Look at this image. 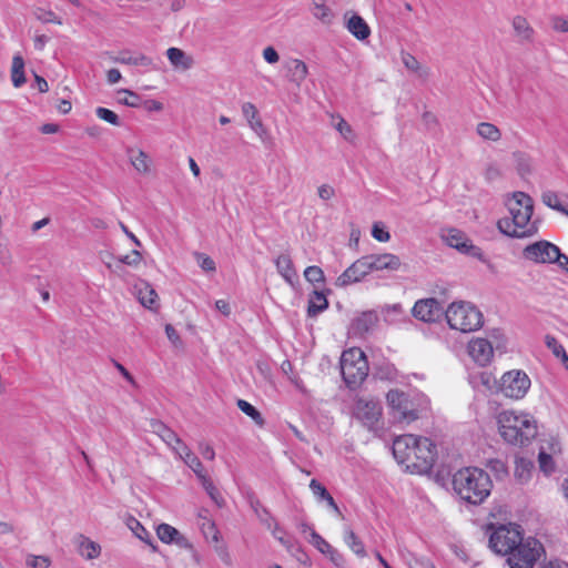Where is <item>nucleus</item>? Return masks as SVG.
<instances>
[{"mask_svg":"<svg viewBox=\"0 0 568 568\" xmlns=\"http://www.w3.org/2000/svg\"><path fill=\"white\" fill-rule=\"evenodd\" d=\"M544 547L532 537L523 538L514 550L507 552V564L510 568H532L541 556Z\"/></svg>","mask_w":568,"mask_h":568,"instance_id":"8","label":"nucleus"},{"mask_svg":"<svg viewBox=\"0 0 568 568\" xmlns=\"http://www.w3.org/2000/svg\"><path fill=\"white\" fill-rule=\"evenodd\" d=\"M129 528L132 530V532L142 541L150 545L153 550H155V546L152 544V535L149 532L140 521H138L135 518H130L128 521Z\"/></svg>","mask_w":568,"mask_h":568,"instance_id":"36","label":"nucleus"},{"mask_svg":"<svg viewBox=\"0 0 568 568\" xmlns=\"http://www.w3.org/2000/svg\"><path fill=\"white\" fill-rule=\"evenodd\" d=\"M513 28L516 32V36L523 41H530L532 39L534 30L524 17H515L513 19Z\"/></svg>","mask_w":568,"mask_h":568,"instance_id":"33","label":"nucleus"},{"mask_svg":"<svg viewBox=\"0 0 568 568\" xmlns=\"http://www.w3.org/2000/svg\"><path fill=\"white\" fill-rule=\"evenodd\" d=\"M344 541L349 549L358 557H365L366 551L363 542L358 539L355 532L351 528L344 530Z\"/></svg>","mask_w":568,"mask_h":568,"instance_id":"35","label":"nucleus"},{"mask_svg":"<svg viewBox=\"0 0 568 568\" xmlns=\"http://www.w3.org/2000/svg\"><path fill=\"white\" fill-rule=\"evenodd\" d=\"M454 491L459 497H488L493 488L489 475L477 467L457 470L452 478Z\"/></svg>","mask_w":568,"mask_h":568,"instance_id":"4","label":"nucleus"},{"mask_svg":"<svg viewBox=\"0 0 568 568\" xmlns=\"http://www.w3.org/2000/svg\"><path fill=\"white\" fill-rule=\"evenodd\" d=\"M263 58L270 64H275L280 61V55L273 47H266L263 49Z\"/></svg>","mask_w":568,"mask_h":568,"instance_id":"56","label":"nucleus"},{"mask_svg":"<svg viewBox=\"0 0 568 568\" xmlns=\"http://www.w3.org/2000/svg\"><path fill=\"white\" fill-rule=\"evenodd\" d=\"M541 202L546 206H548V207H550V209H552V210H555L557 212H560V213L565 214L566 216H568V207L562 205V203L560 201V197H559V195L556 192L550 191V190H547V191L542 192V194H541Z\"/></svg>","mask_w":568,"mask_h":568,"instance_id":"34","label":"nucleus"},{"mask_svg":"<svg viewBox=\"0 0 568 568\" xmlns=\"http://www.w3.org/2000/svg\"><path fill=\"white\" fill-rule=\"evenodd\" d=\"M545 343L546 346L552 352V354L556 357L560 358L568 368V355L562 345L557 341V338L551 335H546Z\"/></svg>","mask_w":568,"mask_h":568,"instance_id":"38","label":"nucleus"},{"mask_svg":"<svg viewBox=\"0 0 568 568\" xmlns=\"http://www.w3.org/2000/svg\"><path fill=\"white\" fill-rule=\"evenodd\" d=\"M311 11L315 19L326 26L331 24L335 17L332 9L326 6L325 0H312Z\"/></svg>","mask_w":568,"mask_h":568,"instance_id":"27","label":"nucleus"},{"mask_svg":"<svg viewBox=\"0 0 568 568\" xmlns=\"http://www.w3.org/2000/svg\"><path fill=\"white\" fill-rule=\"evenodd\" d=\"M95 113H97L98 118H100L101 120H103L112 125H115V126L121 125L118 114L106 108L99 106L95 110Z\"/></svg>","mask_w":568,"mask_h":568,"instance_id":"45","label":"nucleus"},{"mask_svg":"<svg viewBox=\"0 0 568 568\" xmlns=\"http://www.w3.org/2000/svg\"><path fill=\"white\" fill-rule=\"evenodd\" d=\"M346 28L358 40H365L371 34V29L368 24L362 17L357 14H353L348 19Z\"/></svg>","mask_w":568,"mask_h":568,"instance_id":"25","label":"nucleus"},{"mask_svg":"<svg viewBox=\"0 0 568 568\" xmlns=\"http://www.w3.org/2000/svg\"><path fill=\"white\" fill-rule=\"evenodd\" d=\"M252 508L256 513L260 520L268 528H272V525L274 523L273 517L268 514V511L264 508H261L260 501L256 500L255 503H252Z\"/></svg>","mask_w":568,"mask_h":568,"instance_id":"47","label":"nucleus"},{"mask_svg":"<svg viewBox=\"0 0 568 568\" xmlns=\"http://www.w3.org/2000/svg\"><path fill=\"white\" fill-rule=\"evenodd\" d=\"M328 307V302L326 296L318 292L314 291L308 300L307 313L310 316L314 317L321 312L325 311Z\"/></svg>","mask_w":568,"mask_h":568,"instance_id":"31","label":"nucleus"},{"mask_svg":"<svg viewBox=\"0 0 568 568\" xmlns=\"http://www.w3.org/2000/svg\"><path fill=\"white\" fill-rule=\"evenodd\" d=\"M369 273H372L371 264L367 255L359 257L353 262L337 278L335 285L337 287H346L352 284L362 282Z\"/></svg>","mask_w":568,"mask_h":568,"instance_id":"13","label":"nucleus"},{"mask_svg":"<svg viewBox=\"0 0 568 568\" xmlns=\"http://www.w3.org/2000/svg\"><path fill=\"white\" fill-rule=\"evenodd\" d=\"M275 265L277 272L285 280V282L290 285H293L297 275L291 256L288 254H280L275 258Z\"/></svg>","mask_w":568,"mask_h":568,"instance_id":"21","label":"nucleus"},{"mask_svg":"<svg viewBox=\"0 0 568 568\" xmlns=\"http://www.w3.org/2000/svg\"><path fill=\"white\" fill-rule=\"evenodd\" d=\"M523 256L535 263H555L560 261V250L548 241H538L527 245L523 251Z\"/></svg>","mask_w":568,"mask_h":568,"instance_id":"12","label":"nucleus"},{"mask_svg":"<svg viewBox=\"0 0 568 568\" xmlns=\"http://www.w3.org/2000/svg\"><path fill=\"white\" fill-rule=\"evenodd\" d=\"M51 564L49 557L45 556H28L26 565L28 568H48Z\"/></svg>","mask_w":568,"mask_h":568,"instance_id":"48","label":"nucleus"},{"mask_svg":"<svg viewBox=\"0 0 568 568\" xmlns=\"http://www.w3.org/2000/svg\"><path fill=\"white\" fill-rule=\"evenodd\" d=\"M444 314V308L436 298L419 300L413 307V315L423 322H436Z\"/></svg>","mask_w":568,"mask_h":568,"instance_id":"15","label":"nucleus"},{"mask_svg":"<svg viewBox=\"0 0 568 568\" xmlns=\"http://www.w3.org/2000/svg\"><path fill=\"white\" fill-rule=\"evenodd\" d=\"M538 462L540 469L545 474H550L554 470V460L549 454L540 452L538 456Z\"/></svg>","mask_w":568,"mask_h":568,"instance_id":"52","label":"nucleus"},{"mask_svg":"<svg viewBox=\"0 0 568 568\" xmlns=\"http://www.w3.org/2000/svg\"><path fill=\"white\" fill-rule=\"evenodd\" d=\"M136 288V296L141 304L148 308H152L158 298L156 292L151 287V285L146 282H141Z\"/></svg>","mask_w":568,"mask_h":568,"instance_id":"28","label":"nucleus"},{"mask_svg":"<svg viewBox=\"0 0 568 568\" xmlns=\"http://www.w3.org/2000/svg\"><path fill=\"white\" fill-rule=\"evenodd\" d=\"M532 468H534V465L530 460L525 459V458H517L516 467H515V476L518 479H520L521 481L527 480Z\"/></svg>","mask_w":568,"mask_h":568,"instance_id":"41","label":"nucleus"},{"mask_svg":"<svg viewBox=\"0 0 568 568\" xmlns=\"http://www.w3.org/2000/svg\"><path fill=\"white\" fill-rule=\"evenodd\" d=\"M171 449L180 459L191 450L181 438L171 447Z\"/></svg>","mask_w":568,"mask_h":568,"instance_id":"62","label":"nucleus"},{"mask_svg":"<svg viewBox=\"0 0 568 568\" xmlns=\"http://www.w3.org/2000/svg\"><path fill=\"white\" fill-rule=\"evenodd\" d=\"M288 81L296 88H301L302 83L308 75L306 63L300 59H290L285 62Z\"/></svg>","mask_w":568,"mask_h":568,"instance_id":"18","label":"nucleus"},{"mask_svg":"<svg viewBox=\"0 0 568 568\" xmlns=\"http://www.w3.org/2000/svg\"><path fill=\"white\" fill-rule=\"evenodd\" d=\"M387 403L394 419L409 424L419 418L427 408V403L419 396H410L402 390L392 389L387 393Z\"/></svg>","mask_w":568,"mask_h":568,"instance_id":"5","label":"nucleus"},{"mask_svg":"<svg viewBox=\"0 0 568 568\" xmlns=\"http://www.w3.org/2000/svg\"><path fill=\"white\" fill-rule=\"evenodd\" d=\"M443 240L449 245L462 253L470 254L471 256H479L480 248L471 244L467 235L457 229H447L443 232Z\"/></svg>","mask_w":568,"mask_h":568,"instance_id":"14","label":"nucleus"},{"mask_svg":"<svg viewBox=\"0 0 568 568\" xmlns=\"http://www.w3.org/2000/svg\"><path fill=\"white\" fill-rule=\"evenodd\" d=\"M310 488H311V490H312L314 496H317V497H331L328 495L326 488L321 483H318L315 479L311 480Z\"/></svg>","mask_w":568,"mask_h":568,"instance_id":"58","label":"nucleus"},{"mask_svg":"<svg viewBox=\"0 0 568 568\" xmlns=\"http://www.w3.org/2000/svg\"><path fill=\"white\" fill-rule=\"evenodd\" d=\"M243 115L246 118L250 128L260 136L265 133V128L258 118V112L255 105L251 102H245L242 105Z\"/></svg>","mask_w":568,"mask_h":568,"instance_id":"24","label":"nucleus"},{"mask_svg":"<svg viewBox=\"0 0 568 568\" xmlns=\"http://www.w3.org/2000/svg\"><path fill=\"white\" fill-rule=\"evenodd\" d=\"M326 555L328 556L329 560L338 568H342L345 564L344 556L336 550L335 548H331V551H327Z\"/></svg>","mask_w":568,"mask_h":568,"instance_id":"57","label":"nucleus"},{"mask_svg":"<svg viewBox=\"0 0 568 568\" xmlns=\"http://www.w3.org/2000/svg\"><path fill=\"white\" fill-rule=\"evenodd\" d=\"M203 519L204 520L201 524V530L205 539L215 544L220 542L221 535L215 524L212 520L207 519L206 517H204Z\"/></svg>","mask_w":568,"mask_h":568,"instance_id":"39","label":"nucleus"},{"mask_svg":"<svg viewBox=\"0 0 568 568\" xmlns=\"http://www.w3.org/2000/svg\"><path fill=\"white\" fill-rule=\"evenodd\" d=\"M368 362L365 353L358 348L353 347L343 352L341 356V372L344 382L348 387H356L368 375Z\"/></svg>","mask_w":568,"mask_h":568,"instance_id":"7","label":"nucleus"},{"mask_svg":"<svg viewBox=\"0 0 568 568\" xmlns=\"http://www.w3.org/2000/svg\"><path fill=\"white\" fill-rule=\"evenodd\" d=\"M204 487L206 494L210 497H215L217 494L216 488L214 487L213 483L210 480V478L206 476V474H203L202 476L197 477Z\"/></svg>","mask_w":568,"mask_h":568,"instance_id":"59","label":"nucleus"},{"mask_svg":"<svg viewBox=\"0 0 568 568\" xmlns=\"http://www.w3.org/2000/svg\"><path fill=\"white\" fill-rule=\"evenodd\" d=\"M304 277L306 281L311 283H321L324 282L325 280L324 272L318 266L306 267V270L304 271Z\"/></svg>","mask_w":568,"mask_h":568,"instance_id":"46","label":"nucleus"},{"mask_svg":"<svg viewBox=\"0 0 568 568\" xmlns=\"http://www.w3.org/2000/svg\"><path fill=\"white\" fill-rule=\"evenodd\" d=\"M372 236L378 242H388L390 240V234L381 223H375L372 229Z\"/></svg>","mask_w":568,"mask_h":568,"instance_id":"53","label":"nucleus"},{"mask_svg":"<svg viewBox=\"0 0 568 568\" xmlns=\"http://www.w3.org/2000/svg\"><path fill=\"white\" fill-rule=\"evenodd\" d=\"M469 356L480 366L488 365L494 356V349L489 341L474 338L468 343Z\"/></svg>","mask_w":568,"mask_h":568,"instance_id":"17","label":"nucleus"},{"mask_svg":"<svg viewBox=\"0 0 568 568\" xmlns=\"http://www.w3.org/2000/svg\"><path fill=\"white\" fill-rule=\"evenodd\" d=\"M354 416L369 430H374L382 418V406L372 398H358L354 405Z\"/></svg>","mask_w":568,"mask_h":568,"instance_id":"11","label":"nucleus"},{"mask_svg":"<svg viewBox=\"0 0 568 568\" xmlns=\"http://www.w3.org/2000/svg\"><path fill=\"white\" fill-rule=\"evenodd\" d=\"M376 316L373 313H364L355 321L358 331L367 332L376 322Z\"/></svg>","mask_w":568,"mask_h":568,"instance_id":"43","label":"nucleus"},{"mask_svg":"<svg viewBox=\"0 0 568 568\" xmlns=\"http://www.w3.org/2000/svg\"><path fill=\"white\" fill-rule=\"evenodd\" d=\"M530 388V378L523 371L505 373L499 383L500 392L509 398L520 399Z\"/></svg>","mask_w":568,"mask_h":568,"instance_id":"10","label":"nucleus"},{"mask_svg":"<svg viewBox=\"0 0 568 568\" xmlns=\"http://www.w3.org/2000/svg\"><path fill=\"white\" fill-rule=\"evenodd\" d=\"M372 272H397L403 263L399 256L393 253H379L367 255Z\"/></svg>","mask_w":568,"mask_h":568,"instance_id":"16","label":"nucleus"},{"mask_svg":"<svg viewBox=\"0 0 568 568\" xmlns=\"http://www.w3.org/2000/svg\"><path fill=\"white\" fill-rule=\"evenodd\" d=\"M36 17L38 20L44 22V23H49V22H52V23H57V24H61L62 21L59 17H57L53 12L51 11H45V10H42V9H38L36 11Z\"/></svg>","mask_w":568,"mask_h":568,"instance_id":"54","label":"nucleus"},{"mask_svg":"<svg viewBox=\"0 0 568 568\" xmlns=\"http://www.w3.org/2000/svg\"><path fill=\"white\" fill-rule=\"evenodd\" d=\"M497 424L501 438L513 446H528L538 435L537 420L527 412L503 410L497 416Z\"/></svg>","mask_w":568,"mask_h":568,"instance_id":"3","label":"nucleus"},{"mask_svg":"<svg viewBox=\"0 0 568 568\" xmlns=\"http://www.w3.org/2000/svg\"><path fill=\"white\" fill-rule=\"evenodd\" d=\"M139 95L130 90L118 91V101L124 105L136 108L139 105Z\"/></svg>","mask_w":568,"mask_h":568,"instance_id":"42","label":"nucleus"},{"mask_svg":"<svg viewBox=\"0 0 568 568\" xmlns=\"http://www.w3.org/2000/svg\"><path fill=\"white\" fill-rule=\"evenodd\" d=\"M195 260L199 264V266L205 271V272H214L216 266L215 262L206 254L204 253H195L194 254Z\"/></svg>","mask_w":568,"mask_h":568,"instance_id":"49","label":"nucleus"},{"mask_svg":"<svg viewBox=\"0 0 568 568\" xmlns=\"http://www.w3.org/2000/svg\"><path fill=\"white\" fill-rule=\"evenodd\" d=\"M75 542L79 554L88 560L95 559L101 554L100 545L83 535H79Z\"/></svg>","mask_w":568,"mask_h":568,"instance_id":"22","label":"nucleus"},{"mask_svg":"<svg viewBox=\"0 0 568 568\" xmlns=\"http://www.w3.org/2000/svg\"><path fill=\"white\" fill-rule=\"evenodd\" d=\"M11 81L14 88H20L26 83L24 60L20 54L12 58Z\"/></svg>","mask_w":568,"mask_h":568,"instance_id":"29","label":"nucleus"},{"mask_svg":"<svg viewBox=\"0 0 568 568\" xmlns=\"http://www.w3.org/2000/svg\"><path fill=\"white\" fill-rule=\"evenodd\" d=\"M513 158L515 161L516 170L521 176H525V175H528L531 173L532 161H531L530 156H528L527 154H525L523 152H515L513 154Z\"/></svg>","mask_w":568,"mask_h":568,"instance_id":"37","label":"nucleus"},{"mask_svg":"<svg viewBox=\"0 0 568 568\" xmlns=\"http://www.w3.org/2000/svg\"><path fill=\"white\" fill-rule=\"evenodd\" d=\"M393 454L399 464L416 474L428 473L437 458L436 445L427 437L413 434L397 437L393 443Z\"/></svg>","mask_w":568,"mask_h":568,"instance_id":"1","label":"nucleus"},{"mask_svg":"<svg viewBox=\"0 0 568 568\" xmlns=\"http://www.w3.org/2000/svg\"><path fill=\"white\" fill-rule=\"evenodd\" d=\"M335 129L341 133V135L352 142L354 140V132L352 126L343 119L339 118L337 123L335 124Z\"/></svg>","mask_w":568,"mask_h":568,"instance_id":"50","label":"nucleus"},{"mask_svg":"<svg viewBox=\"0 0 568 568\" xmlns=\"http://www.w3.org/2000/svg\"><path fill=\"white\" fill-rule=\"evenodd\" d=\"M170 448L180 439L174 430L170 427L160 437Z\"/></svg>","mask_w":568,"mask_h":568,"instance_id":"60","label":"nucleus"},{"mask_svg":"<svg viewBox=\"0 0 568 568\" xmlns=\"http://www.w3.org/2000/svg\"><path fill=\"white\" fill-rule=\"evenodd\" d=\"M166 57L171 65L179 71H187L194 65L193 57L179 48H169L166 50Z\"/></svg>","mask_w":568,"mask_h":568,"instance_id":"20","label":"nucleus"},{"mask_svg":"<svg viewBox=\"0 0 568 568\" xmlns=\"http://www.w3.org/2000/svg\"><path fill=\"white\" fill-rule=\"evenodd\" d=\"M215 550L224 565L229 567L233 565L232 556L226 546L216 547Z\"/></svg>","mask_w":568,"mask_h":568,"instance_id":"61","label":"nucleus"},{"mask_svg":"<svg viewBox=\"0 0 568 568\" xmlns=\"http://www.w3.org/2000/svg\"><path fill=\"white\" fill-rule=\"evenodd\" d=\"M159 539L165 544L175 542L176 545H186V539L178 529L168 524H161L156 528Z\"/></svg>","mask_w":568,"mask_h":568,"instance_id":"23","label":"nucleus"},{"mask_svg":"<svg viewBox=\"0 0 568 568\" xmlns=\"http://www.w3.org/2000/svg\"><path fill=\"white\" fill-rule=\"evenodd\" d=\"M523 538L520 526L499 525L489 537V547L494 552L506 556L507 552L514 550L515 546H518Z\"/></svg>","mask_w":568,"mask_h":568,"instance_id":"9","label":"nucleus"},{"mask_svg":"<svg viewBox=\"0 0 568 568\" xmlns=\"http://www.w3.org/2000/svg\"><path fill=\"white\" fill-rule=\"evenodd\" d=\"M552 28L556 31L568 33V20L562 17H555L552 19Z\"/></svg>","mask_w":568,"mask_h":568,"instance_id":"63","label":"nucleus"},{"mask_svg":"<svg viewBox=\"0 0 568 568\" xmlns=\"http://www.w3.org/2000/svg\"><path fill=\"white\" fill-rule=\"evenodd\" d=\"M400 59L405 68L416 73L419 78H427L429 75L428 68L423 67L413 54L403 52Z\"/></svg>","mask_w":568,"mask_h":568,"instance_id":"32","label":"nucleus"},{"mask_svg":"<svg viewBox=\"0 0 568 568\" xmlns=\"http://www.w3.org/2000/svg\"><path fill=\"white\" fill-rule=\"evenodd\" d=\"M506 206L509 216L497 222L498 230L509 237H530L538 232V224L531 221L534 213V201L524 192H514L507 200Z\"/></svg>","mask_w":568,"mask_h":568,"instance_id":"2","label":"nucleus"},{"mask_svg":"<svg viewBox=\"0 0 568 568\" xmlns=\"http://www.w3.org/2000/svg\"><path fill=\"white\" fill-rule=\"evenodd\" d=\"M445 317L450 328L462 333L477 331L483 325L481 312L469 302H453L445 311Z\"/></svg>","mask_w":568,"mask_h":568,"instance_id":"6","label":"nucleus"},{"mask_svg":"<svg viewBox=\"0 0 568 568\" xmlns=\"http://www.w3.org/2000/svg\"><path fill=\"white\" fill-rule=\"evenodd\" d=\"M128 154L133 168L141 174H148L151 170V160L142 150L129 149Z\"/></svg>","mask_w":568,"mask_h":568,"instance_id":"26","label":"nucleus"},{"mask_svg":"<svg viewBox=\"0 0 568 568\" xmlns=\"http://www.w3.org/2000/svg\"><path fill=\"white\" fill-rule=\"evenodd\" d=\"M413 568H435L434 564L425 557L414 558Z\"/></svg>","mask_w":568,"mask_h":568,"instance_id":"64","label":"nucleus"},{"mask_svg":"<svg viewBox=\"0 0 568 568\" xmlns=\"http://www.w3.org/2000/svg\"><path fill=\"white\" fill-rule=\"evenodd\" d=\"M118 261L120 264H126L129 266L136 267L142 261V255L138 250H133L130 254L120 256Z\"/></svg>","mask_w":568,"mask_h":568,"instance_id":"51","label":"nucleus"},{"mask_svg":"<svg viewBox=\"0 0 568 568\" xmlns=\"http://www.w3.org/2000/svg\"><path fill=\"white\" fill-rule=\"evenodd\" d=\"M307 540L322 554L326 555L327 551H331L332 546L315 530H312L311 538Z\"/></svg>","mask_w":568,"mask_h":568,"instance_id":"44","label":"nucleus"},{"mask_svg":"<svg viewBox=\"0 0 568 568\" xmlns=\"http://www.w3.org/2000/svg\"><path fill=\"white\" fill-rule=\"evenodd\" d=\"M487 181L493 182L501 178V170L497 163H489L484 172Z\"/></svg>","mask_w":568,"mask_h":568,"instance_id":"55","label":"nucleus"},{"mask_svg":"<svg viewBox=\"0 0 568 568\" xmlns=\"http://www.w3.org/2000/svg\"><path fill=\"white\" fill-rule=\"evenodd\" d=\"M477 134L486 141L498 142L501 139V131L490 122H480L476 126Z\"/></svg>","mask_w":568,"mask_h":568,"instance_id":"30","label":"nucleus"},{"mask_svg":"<svg viewBox=\"0 0 568 568\" xmlns=\"http://www.w3.org/2000/svg\"><path fill=\"white\" fill-rule=\"evenodd\" d=\"M111 60L114 63L135 67H151L153 64V60L151 58L143 53L132 52L130 50H122L116 55H111Z\"/></svg>","mask_w":568,"mask_h":568,"instance_id":"19","label":"nucleus"},{"mask_svg":"<svg viewBox=\"0 0 568 568\" xmlns=\"http://www.w3.org/2000/svg\"><path fill=\"white\" fill-rule=\"evenodd\" d=\"M237 407L247 416H250L256 425L263 426L264 425V418L262 417L261 413L248 402L244 399L237 400Z\"/></svg>","mask_w":568,"mask_h":568,"instance_id":"40","label":"nucleus"}]
</instances>
